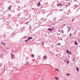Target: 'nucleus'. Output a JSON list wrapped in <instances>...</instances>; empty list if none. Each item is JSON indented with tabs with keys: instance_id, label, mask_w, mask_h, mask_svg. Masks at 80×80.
<instances>
[{
	"instance_id": "f03ea898",
	"label": "nucleus",
	"mask_w": 80,
	"mask_h": 80,
	"mask_svg": "<svg viewBox=\"0 0 80 80\" xmlns=\"http://www.w3.org/2000/svg\"><path fill=\"white\" fill-rule=\"evenodd\" d=\"M43 58L45 60H46L47 58V56L45 55L43 57Z\"/></svg>"
},
{
	"instance_id": "423d86ee",
	"label": "nucleus",
	"mask_w": 80,
	"mask_h": 80,
	"mask_svg": "<svg viewBox=\"0 0 80 80\" xmlns=\"http://www.w3.org/2000/svg\"><path fill=\"white\" fill-rule=\"evenodd\" d=\"M76 70H77V72H78V71H79V69H78V68H77Z\"/></svg>"
},
{
	"instance_id": "4468645a",
	"label": "nucleus",
	"mask_w": 80,
	"mask_h": 80,
	"mask_svg": "<svg viewBox=\"0 0 80 80\" xmlns=\"http://www.w3.org/2000/svg\"><path fill=\"white\" fill-rule=\"evenodd\" d=\"M63 9H60L59 11H60V12H61V11H63Z\"/></svg>"
},
{
	"instance_id": "412c9836",
	"label": "nucleus",
	"mask_w": 80,
	"mask_h": 80,
	"mask_svg": "<svg viewBox=\"0 0 80 80\" xmlns=\"http://www.w3.org/2000/svg\"><path fill=\"white\" fill-rule=\"evenodd\" d=\"M3 45L4 46V45H5V43H3Z\"/></svg>"
},
{
	"instance_id": "473e14b6",
	"label": "nucleus",
	"mask_w": 80,
	"mask_h": 80,
	"mask_svg": "<svg viewBox=\"0 0 80 80\" xmlns=\"http://www.w3.org/2000/svg\"><path fill=\"white\" fill-rule=\"evenodd\" d=\"M61 40H62V39H61Z\"/></svg>"
},
{
	"instance_id": "f257e3e1",
	"label": "nucleus",
	"mask_w": 80,
	"mask_h": 80,
	"mask_svg": "<svg viewBox=\"0 0 80 80\" xmlns=\"http://www.w3.org/2000/svg\"><path fill=\"white\" fill-rule=\"evenodd\" d=\"M67 53H68L69 54H70L71 55L72 54V52H70V51H68V50H66Z\"/></svg>"
},
{
	"instance_id": "20e7f679",
	"label": "nucleus",
	"mask_w": 80,
	"mask_h": 80,
	"mask_svg": "<svg viewBox=\"0 0 80 80\" xmlns=\"http://www.w3.org/2000/svg\"><path fill=\"white\" fill-rule=\"evenodd\" d=\"M41 5V4H40V2H38L37 5L38 7H39V6H40Z\"/></svg>"
},
{
	"instance_id": "c85d7f7f",
	"label": "nucleus",
	"mask_w": 80,
	"mask_h": 80,
	"mask_svg": "<svg viewBox=\"0 0 80 80\" xmlns=\"http://www.w3.org/2000/svg\"><path fill=\"white\" fill-rule=\"evenodd\" d=\"M28 23V22H27L26 23V24H27V23Z\"/></svg>"
},
{
	"instance_id": "b1692460",
	"label": "nucleus",
	"mask_w": 80,
	"mask_h": 80,
	"mask_svg": "<svg viewBox=\"0 0 80 80\" xmlns=\"http://www.w3.org/2000/svg\"><path fill=\"white\" fill-rule=\"evenodd\" d=\"M65 62L66 63H67V60H65Z\"/></svg>"
},
{
	"instance_id": "9b49d317",
	"label": "nucleus",
	"mask_w": 80,
	"mask_h": 80,
	"mask_svg": "<svg viewBox=\"0 0 80 80\" xmlns=\"http://www.w3.org/2000/svg\"><path fill=\"white\" fill-rule=\"evenodd\" d=\"M74 43L75 44H76V45H77V44H78V43H77V41H75L74 42Z\"/></svg>"
},
{
	"instance_id": "5701e85b",
	"label": "nucleus",
	"mask_w": 80,
	"mask_h": 80,
	"mask_svg": "<svg viewBox=\"0 0 80 80\" xmlns=\"http://www.w3.org/2000/svg\"><path fill=\"white\" fill-rule=\"evenodd\" d=\"M27 64H29V62H27Z\"/></svg>"
},
{
	"instance_id": "ddd939ff",
	"label": "nucleus",
	"mask_w": 80,
	"mask_h": 80,
	"mask_svg": "<svg viewBox=\"0 0 80 80\" xmlns=\"http://www.w3.org/2000/svg\"><path fill=\"white\" fill-rule=\"evenodd\" d=\"M45 43V42H42V44L43 45V46H44V45H43V43Z\"/></svg>"
},
{
	"instance_id": "6ab92c4d",
	"label": "nucleus",
	"mask_w": 80,
	"mask_h": 80,
	"mask_svg": "<svg viewBox=\"0 0 80 80\" xmlns=\"http://www.w3.org/2000/svg\"><path fill=\"white\" fill-rule=\"evenodd\" d=\"M51 29V31H52V30H53V28H52Z\"/></svg>"
},
{
	"instance_id": "39448f33",
	"label": "nucleus",
	"mask_w": 80,
	"mask_h": 80,
	"mask_svg": "<svg viewBox=\"0 0 80 80\" xmlns=\"http://www.w3.org/2000/svg\"><path fill=\"white\" fill-rule=\"evenodd\" d=\"M31 56L32 57V58H33V57H35V56L33 54H31Z\"/></svg>"
},
{
	"instance_id": "2f4dec72",
	"label": "nucleus",
	"mask_w": 80,
	"mask_h": 80,
	"mask_svg": "<svg viewBox=\"0 0 80 80\" xmlns=\"http://www.w3.org/2000/svg\"><path fill=\"white\" fill-rule=\"evenodd\" d=\"M18 8H20V7H18Z\"/></svg>"
},
{
	"instance_id": "72a5a7b5",
	"label": "nucleus",
	"mask_w": 80,
	"mask_h": 80,
	"mask_svg": "<svg viewBox=\"0 0 80 80\" xmlns=\"http://www.w3.org/2000/svg\"><path fill=\"white\" fill-rule=\"evenodd\" d=\"M56 56H57V55H56Z\"/></svg>"
},
{
	"instance_id": "4be33fe9",
	"label": "nucleus",
	"mask_w": 80,
	"mask_h": 80,
	"mask_svg": "<svg viewBox=\"0 0 80 80\" xmlns=\"http://www.w3.org/2000/svg\"><path fill=\"white\" fill-rule=\"evenodd\" d=\"M59 6H62V4H59Z\"/></svg>"
},
{
	"instance_id": "1a4fd4ad",
	"label": "nucleus",
	"mask_w": 80,
	"mask_h": 80,
	"mask_svg": "<svg viewBox=\"0 0 80 80\" xmlns=\"http://www.w3.org/2000/svg\"><path fill=\"white\" fill-rule=\"evenodd\" d=\"M28 40H29L28 39V40H25V42H28Z\"/></svg>"
},
{
	"instance_id": "7ed1b4c3",
	"label": "nucleus",
	"mask_w": 80,
	"mask_h": 80,
	"mask_svg": "<svg viewBox=\"0 0 80 80\" xmlns=\"http://www.w3.org/2000/svg\"><path fill=\"white\" fill-rule=\"evenodd\" d=\"M11 58H14V55H13V54H12V53L11 54Z\"/></svg>"
},
{
	"instance_id": "393cba45",
	"label": "nucleus",
	"mask_w": 80,
	"mask_h": 80,
	"mask_svg": "<svg viewBox=\"0 0 80 80\" xmlns=\"http://www.w3.org/2000/svg\"><path fill=\"white\" fill-rule=\"evenodd\" d=\"M57 6H59V4H57Z\"/></svg>"
},
{
	"instance_id": "a878e982",
	"label": "nucleus",
	"mask_w": 80,
	"mask_h": 80,
	"mask_svg": "<svg viewBox=\"0 0 80 80\" xmlns=\"http://www.w3.org/2000/svg\"><path fill=\"white\" fill-rule=\"evenodd\" d=\"M74 20V19H73L72 20V22H73V20Z\"/></svg>"
},
{
	"instance_id": "aec40b11",
	"label": "nucleus",
	"mask_w": 80,
	"mask_h": 80,
	"mask_svg": "<svg viewBox=\"0 0 80 80\" xmlns=\"http://www.w3.org/2000/svg\"><path fill=\"white\" fill-rule=\"evenodd\" d=\"M68 75V76H69V75H70V74H67V75Z\"/></svg>"
},
{
	"instance_id": "9d476101",
	"label": "nucleus",
	"mask_w": 80,
	"mask_h": 80,
	"mask_svg": "<svg viewBox=\"0 0 80 80\" xmlns=\"http://www.w3.org/2000/svg\"><path fill=\"white\" fill-rule=\"evenodd\" d=\"M48 30H49V31H50V32H52V30L51 29V28H49L48 29Z\"/></svg>"
},
{
	"instance_id": "a211bd4d",
	"label": "nucleus",
	"mask_w": 80,
	"mask_h": 80,
	"mask_svg": "<svg viewBox=\"0 0 80 80\" xmlns=\"http://www.w3.org/2000/svg\"><path fill=\"white\" fill-rule=\"evenodd\" d=\"M58 45H61V44H60V43H58Z\"/></svg>"
},
{
	"instance_id": "2eb2a0df",
	"label": "nucleus",
	"mask_w": 80,
	"mask_h": 80,
	"mask_svg": "<svg viewBox=\"0 0 80 80\" xmlns=\"http://www.w3.org/2000/svg\"><path fill=\"white\" fill-rule=\"evenodd\" d=\"M28 40H30V39H32V37H30L29 38H28Z\"/></svg>"
},
{
	"instance_id": "7c9ffc66",
	"label": "nucleus",
	"mask_w": 80,
	"mask_h": 80,
	"mask_svg": "<svg viewBox=\"0 0 80 80\" xmlns=\"http://www.w3.org/2000/svg\"><path fill=\"white\" fill-rule=\"evenodd\" d=\"M64 26H65V25L64 24Z\"/></svg>"
},
{
	"instance_id": "0eeeda50",
	"label": "nucleus",
	"mask_w": 80,
	"mask_h": 80,
	"mask_svg": "<svg viewBox=\"0 0 80 80\" xmlns=\"http://www.w3.org/2000/svg\"><path fill=\"white\" fill-rule=\"evenodd\" d=\"M11 8H12V7L11 6H9V7H8V10H11Z\"/></svg>"
},
{
	"instance_id": "f8f14e48",
	"label": "nucleus",
	"mask_w": 80,
	"mask_h": 80,
	"mask_svg": "<svg viewBox=\"0 0 80 80\" xmlns=\"http://www.w3.org/2000/svg\"><path fill=\"white\" fill-rule=\"evenodd\" d=\"M55 69L56 70V71H57V72H58L59 70L57 68H55Z\"/></svg>"
},
{
	"instance_id": "c756f323",
	"label": "nucleus",
	"mask_w": 80,
	"mask_h": 80,
	"mask_svg": "<svg viewBox=\"0 0 80 80\" xmlns=\"http://www.w3.org/2000/svg\"><path fill=\"white\" fill-rule=\"evenodd\" d=\"M3 43L2 42H1V44H3Z\"/></svg>"
},
{
	"instance_id": "dca6fc26",
	"label": "nucleus",
	"mask_w": 80,
	"mask_h": 80,
	"mask_svg": "<svg viewBox=\"0 0 80 80\" xmlns=\"http://www.w3.org/2000/svg\"><path fill=\"white\" fill-rule=\"evenodd\" d=\"M72 33H70V35H69L70 37H72Z\"/></svg>"
},
{
	"instance_id": "6e6552de",
	"label": "nucleus",
	"mask_w": 80,
	"mask_h": 80,
	"mask_svg": "<svg viewBox=\"0 0 80 80\" xmlns=\"http://www.w3.org/2000/svg\"><path fill=\"white\" fill-rule=\"evenodd\" d=\"M55 79L56 80H58V78L57 77H56L55 78Z\"/></svg>"
},
{
	"instance_id": "f3484780",
	"label": "nucleus",
	"mask_w": 80,
	"mask_h": 80,
	"mask_svg": "<svg viewBox=\"0 0 80 80\" xmlns=\"http://www.w3.org/2000/svg\"><path fill=\"white\" fill-rule=\"evenodd\" d=\"M67 63H68H68H69V61H67V62H66Z\"/></svg>"
},
{
	"instance_id": "bb28decb",
	"label": "nucleus",
	"mask_w": 80,
	"mask_h": 80,
	"mask_svg": "<svg viewBox=\"0 0 80 80\" xmlns=\"http://www.w3.org/2000/svg\"><path fill=\"white\" fill-rule=\"evenodd\" d=\"M62 33H63V31H62Z\"/></svg>"
},
{
	"instance_id": "cd10ccee",
	"label": "nucleus",
	"mask_w": 80,
	"mask_h": 80,
	"mask_svg": "<svg viewBox=\"0 0 80 80\" xmlns=\"http://www.w3.org/2000/svg\"><path fill=\"white\" fill-rule=\"evenodd\" d=\"M69 31H70V29H68V32H69Z\"/></svg>"
}]
</instances>
